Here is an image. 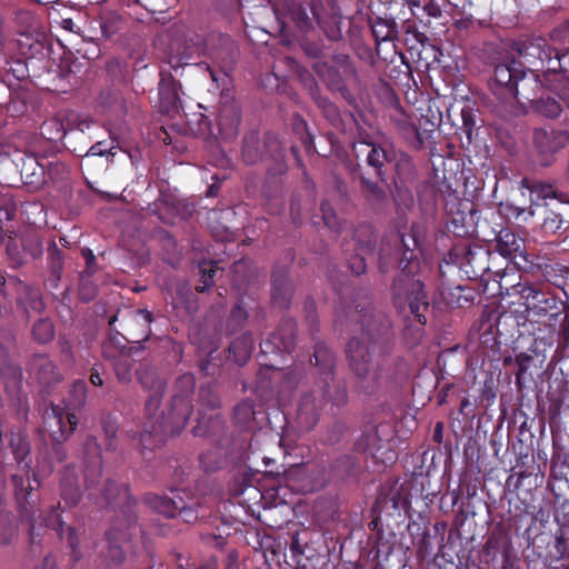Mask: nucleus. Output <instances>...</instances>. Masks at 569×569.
<instances>
[{"mask_svg":"<svg viewBox=\"0 0 569 569\" xmlns=\"http://www.w3.org/2000/svg\"><path fill=\"white\" fill-rule=\"evenodd\" d=\"M79 386H81V388L84 387V382H79Z\"/></svg>","mask_w":569,"mask_h":569,"instance_id":"e2e57ef3","label":"nucleus"},{"mask_svg":"<svg viewBox=\"0 0 569 569\" xmlns=\"http://www.w3.org/2000/svg\"><path fill=\"white\" fill-rule=\"evenodd\" d=\"M423 10L426 11V13L429 17H439L441 13L439 7L436 3H433L432 1L425 4Z\"/></svg>","mask_w":569,"mask_h":569,"instance_id":"de8ad7c7","label":"nucleus"},{"mask_svg":"<svg viewBox=\"0 0 569 569\" xmlns=\"http://www.w3.org/2000/svg\"><path fill=\"white\" fill-rule=\"evenodd\" d=\"M10 450L13 460L21 468L22 475L13 473L11 476L17 503L24 516H29L32 507V491L36 489L31 485L29 475L30 462L27 457L30 452L28 441L20 433H12L10 438Z\"/></svg>","mask_w":569,"mask_h":569,"instance_id":"39448f33","label":"nucleus"},{"mask_svg":"<svg viewBox=\"0 0 569 569\" xmlns=\"http://www.w3.org/2000/svg\"><path fill=\"white\" fill-rule=\"evenodd\" d=\"M132 363V358L127 353H122L117 359V361L114 362V372L119 382L128 383L131 381Z\"/></svg>","mask_w":569,"mask_h":569,"instance_id":"a878e982","label":"nucleus"},{"mask_svg":"<svg viewBox=\"0 0 569 569\" xmlns=\"http://www.w3.org/2000/svg\"><path fill=\"white\" fill-rule=\"evenodd\" d=\"M497 247L502 256L512 257L522 252L525 242L522 238L516 236L511 230L502 229L497 237Z\"/></svg>","mask_w":569,"mask_h":569,"instance_id":"412c9836","label":"nucleus"},{"mask_svg":"<svg viewBox=\"0 0 569 569\" xmlns=\"http://www.w3.org/2000/svg\"><path fill=\"white\" fill-rule=\"evenodd\" d=\"M49 258L51 260L52 267L54 269H60L62 264V257L60 250L57 248L54 243L51 244L49 249Z\"/></svg>","mask_w":569,"mask_h":569,"instance_id":"79ce46f5","label":"nucleus"},{"mask_svg":"<svg viewBox=\"0 0 569 569\" xmlns=\"http://www.w3.org/2000/svg\"><path fill=\"white\" fill-rule=\"evenodd\" d=\"M489 258L490 252L483 247L477 246L469 248L465 257L466 267L470 268V270H467V272L472 273L473 277L482 276L486 271L489 270Z\"/></svg>","mask_w":569,"mask_h":569,"instance_id":"a211bd4d","label":"nucleus"},{"mask_svg":"<svg viewBox=\"0 0 569 569\" xmlns=\"http://www.w3.org/2000/svg\"><path fill=\"white\" fill-rule=\"evenodd\" d=\"M108 538L109 540L111 541H114V542H118V541H121L122 539H124V536L121 535V537H119L116 531L112 529L108 532Z\"/></svg>","mask_w":569,"mask_h":569,"instance_id":"8fccbe9b","label":"nucleus"},{"mask_svg":"<svg viewBox=\"0 0 569 569\" xmlns=\"http://www.w3.org/2000/svg\"><path fill=\"white\" fill-rule=\"evenodd\" d=\"M112 147L108 148L104 142L99 141L90 147V149L87 152V156H104L108 153L109 150H111Z\"/></svg>","mask_w":569,"mask_h":569,"instance_id":"37998d69","label":"nucleus"},{"mask_svg":"<svg viewBox=\"0 0 569 569\" xmlns=\"http://www.w3.org/2000/svg\"><path fill=\"white\" fill-rule=\"evenodd\" d=\"M24 247L33 258L40 257L43 252L42 241L38 237L27 240Z\"/></svg>","mask_w":569,"mask_h":569,"instance_id":"58836bf2","label":"nucleus"},{"mask_svg":"<svg viewBox=\"0 0 569 569\" xmlns=\"http://www.w3.org/2000/svg\"><path fill=\"white\" fill-rule=\"evenodd\" d=\"M209 72H210V77H211L212 81L218 82L219 81V74L216 71H213V70H210Z\"/></svg>","mask_w":569,"mask_h":569,"instance_id":"13d9d810","label":"nucleus"},{"mask_svg":"<svg viewBox=\"0 0 569 569\" xmlns=\"http://www.w3.org/2000/svg\"><path fill=\"white\" fill-rule=\"evenodd\" d=\"M362 183L367 191H369L372 196L379 198L382 193L381 189L373 182H370L366 179L362 180Z\"/></svg>","mask_w":569,"mask_h":569,"instance_id":"49530a36","label":"nucleus"},{"mask_svg":"<svg viewBox=\"0 0 569 569\" xmlns=\"http://www.w3.org/2000/svg\"><path fill=\"white\" fill-rule=\"evenodd\" d=\"M521 187L530 190V192H536L538 199H547V198H555L556 192L549 184H539V186H531L530 181L528 179L521 180Z\"/></svg>","mask_w":569,"mask_h":569,"instance_id":"72a5a7b5","label":"nucleus"},{"mask_svg":"<svg viewBox=\"0 0 569 569\" xmlns=\"http://www.w3.org/2000/svg\"><path fill=\"white\" fill-rule=\"evenodd\" d=\"M546 81L545 92L540 93L529 107L538 113L553 119L560 116L563 108H569V87L562 77L556 81L546 78Z\"/></svg>","mask_w":569,"mask_h":569,"instance_id":"0eeeda50","label":"nucleus"},{"mask_svg":"<svg viewBox=\"0 0 569 569\" xmlns=\"http://www.w3.org/2000/svg\"><path fill=\"white\" fill-rule=\"evenodd\" d=\"M313 358L315 366L319 368L325 386L329 387L330 381H333V369L336 367L332 351L323 343H318L315 347Z\"/></svg>","mask_w":569,"mask_h":569,"instance_id":"dca6fc26","label":"nucleus"},{"mask_svg":"<svg viewBox=\"0 0 569 569\" xmlns=\"http://www.w3.org/2000/svg\"><path fill=\"white\" fill-rule=\"evenodd\" d=\"M159 94L162 108L167 112L177 108L178 96L171 88H160Z\"/></svg>","mask_w":569,"mask_h":569,"instance_id":"f704fd0d","label":"nucleus"},{"mask_svg":"<svg viewBox=\"0 0 569 569\" xmlns=\"http://www.w3.org/2000/svg\"><path fill=\"white\" fill-rule=\"evenodd\" d=\"M291 297V290L290 287L284 282H278V279H273V290H272V298L274 302L279 303L281 307H284L288 305Z\"/></svg>","mask_w":569,"mask_h":569,"instance_id":"7c9ffc66","label":"nucleus"},{"mask_svg":"<svg viewBox=\"0 0 569 569\" xmlns=\"http://www.w3.org/2000/svg\"><path fill=\"white\" fill-rule=\"evenodd\" d=\"M16 204L11 197L2 196L0 198V221H9L14 217Z\"/></svg>","mask_w":569,"mask_h":569,"instance_id":"c9c22d12","label":"nucleus"},{"mask_svg":"<svg viewBox=\"0 0 569 569\" xmlns=\"http://www.w3.org/2000/svg\"><path fill=\"white\" fill-rule=\"evenodd\" d=\"M296 323L292 320H284L278 330L261 342V349L264 353L269 352H289L295 347Z\"/></svg>","mask_w":569,"mask_h":569,"instance_id":"f8f14e48","label":"nucleus"},{"mask_svg":"<svg viewBox=\"0 0 569 569\" xmlns=\"http://www.w3.org/2000/svg\"><path fill=\"white\" fill-rule=\"evenodd\" d=\"M9 373L13 377L14 380H18L21 376V372L17 368H8Z\"/></svg>","mask_w":569,"mask_h":569,"instance_id":"5fc2aeb1","label":"nucleus"},{"mask_svg":"<svg viewBox=\"0 0 569 569\" xmlns=\"http://www.w3.org/2000/svg\"><path fill=\"white\" fill-rule=\"evenodd\" d=\"M462 120H463V130L467 134L468 140L471 139L472 128H473V121L471 118V114L467 111H462Z\"/></svg>","mask_w":569,"mask_h":569,"instance_id":"c03bdc74","label":"nucleus"},{"mask_svg":"<svg viewBox=\"0 0 569 569\" xmlns=\"http://www.w3.org/2000/svg\"><path fill=\"white\" fill-rule=\"evenodd\" d=\"M24 297L20 298V302L24 306L26 312L30 310L40 313L44 309L40 292L37 289L24 287Z\"/></svg>","mask_w":569,"mask_h":569,"instance_id":"393cba45","label":"nucleus"},{"mask_svg":"<svg viewBox=\"0 0 569 569\" xmlns=\"http://www.w3.org/2000/svg\"><path fill=\"white\" fill-rule=\"evenodd\" d=\"M518 293L526 307V311L529 313L545 315L551 307V301L535 286L528 283L519 284Z\"/></svg>","mask_w":569,"mask_h":569,"instance_id":"4468645a","label":"nucleus"},{"mask_svg":"<svg viewBox=\"0 0 569 569\" xmlns=\"http://www.w3.org/2000/svg\"><path fill=\"white\" fill-rule=\"evenodd\" d=\"M328 388L329 387H327L325 385L321 387V390H322L321 397H317L313 393H308L301 398L297 417H298L300 425L303 428L310 429L317 423L318 418H319V412L323 406L325 400H331L335 402H339V401L343 400V398H345L343 391H340L338 397H333L329 392Z\"/></svg>","mask_w":569,"mask_h":569,"instance_id":"9d476101","label":"nucleus"},{"mask_svg":"<svg viewBox=\"0 0 569 569\" xmlns=\"http://www.w3.org/2000/svg\"><path fill=\"white\" fill-rule=\"evenodd\" d=\"M148 501L153 510L169 518L177 517L178 511L182 508V497L177 493H173L172 497L152 496Z\"/></svg>","mask_w":569,"mask_h":569,"instance_id":"6ab92c4d","label":"nucleus"},{"mask_svg":"<svg viewBox=\"0 0 569 569\" xmlns=\"http://www.w3.org/2000/svg\"><path fill=\"white\" fill-rule=\"evenodd\" d=\"M106 499L109 502H116L117 500H124L128 498V488L119 486L116 482H108L104 489Z\"/></svg>","mask_w":569,"mask_h":569,"instance_id":"473e14b6","label":"nucleus"},{"mask_svg":"<svg viewBox=\"0 0 569 569\" xmlns=\"http://www.w3.org/2000/svg\"><path fill=\"white\" fill-rule=\"evenodd\" d=\"M440 429H441V425H440V423H438V425H437V430H440Z\"/></svg>","mask_w":569,"mask_h":569,"instance_id":"680f3d73","label":"nucleus"},{"mask_svg":"<svg viewBox=\"0 0 569 569\" xmlns=\"http://www.w3.org/2000/svg\"><path fill=\"white\" fill-rule=\"evenodd\" d=\"M230 318L233 321L241 322L247 318V312L242 307L237 306L232 309Z\"/></svg>","mask_w":569,"mask_h":569,"instance_id":"a18cd8bd","label":"nucleus"},{"mask_svg":"<svg viewBox=\"0 0 569 569\" xmlns=\"http://www.w3.org/2000/svg\"><path fill=\"white\" fill-rule=\"evenodd\" d=\"M202 284L196 287L197 291L203 292L208 287L212 284L213 276L217 271V268L213 262L203 261L199 264Z\"/></svg>","mask_w":569,"mask_h":569,"instance_id":"c756f323","label":"nucleus"},{"mask_svg":"<svg viewBox=\"0 0 569 569\" xmlns=\"http://www.w3.org/2000/svg\"><path fill=\"white\" fill-rule=\"evenodd\" d=\"M311 13L312 17H310L307 10L298 3H292L289 7L290 18L300 30L309 31L310 29H312L313 21H316L319 27L325 29L322 19L319 13V6L312 4Z\"/></svg>","mask_w":569,"mask_h":569,"instance_id":"f3484780","label":"nucleus"},{"mask_svg":"<svg viewBox=\"0 0 569 569\" xmlns=\"http://www.w3.org/2000/svg\"><path fill=\"white\" fill-rule=\"evenodd\" d=\"M14 535V530L11 525L6 520L0 519V545L8 543Z\"/></svg>","mask_w":569,"mask_h":569,"instance_id":"a19ab883","label":"nucleus"},{"mask_svg":"<svg viewBox=\"0 0 569 569\" xmlns=\"http://www.w3.org/2000/svg\"><path fill=\"white\" fill-rule=\"evenodd\" d=\"M133 321L142 327L141 335L137 337V341L144 340L150 335V325L153 321L152 313L147 309H138L133 315Z\"/></svg>","mask_w":569,"mask_h":569,"instance_id":"c85d7f7f","label":"nucleus"},{"mask_svg":"<svg viewBox=\"0 0 569 569\" xmlns=\"http://www.w3.org/2000/svg\"><path fill=\"white\" fill-rule=\"evenodd\" d=\"M242 158L248 164H254L262 158L260 143L253 136L246 138L242 149Z\"/></svg>","mask_w":569,"mask_h":569,"instance_id":"cd10ccee","label":"nucleus"},{"mask_svg":"<svg viewBox=\"0 0 569 569\" xmlns=\"http://www.w3.org/2000/svg\"><path fill=\"white\" fill-rule=\"evenodd\" d=\"M38 361L40 362L41 367H46L47 369H52V363L48 359L41 357V358H39Z\"/></svg>","mask_w":569,"mask_h":569,"instance_id":"6e6d98bb","label":"nucleus"},{"mask_svg":"<svg viewBox=\"0 0 569 569\" xmlns=\"http://www.w3.org/2000/svg\"><path fill=\"white\" fill-rule=\"evenodd\" d=\"M396 160L395 171L398 179L401 182H407L413 177V164L410 157L406 153H400L398 159L396 157L392 159Z\"/></svg>","mask_w":569,"mask_h":569,"instance_id":"b1692460","label":"nucleus"},{"mask_svg":"<svg viewBox=\"0 0 569 569\" xmlns=\"http://www.w3.org/2000/svg\"><path fill=\"white\" fill-rule=\"evenodd\" d=\"M217 122L220 133L224 138H232L237 134L240 124V109L234 101L226 100L221 102Z\"/></svg>","mask_w":569,"mask_h":569,"instance_id":"ddd939ff","label":"nucleus"},{"mask_svg":"<svg viewBox=\"0 0 569 569\" xmlns=\"http://www.w3.org/2000/svg\"><path fill=\"white\" fill-rule=\"evenodd\" d=\"M396 306L405 311L408 307L410 313L420 322L426 323L425 311L429 303L423 291V284L416 279H407L406 290L400 287V280H395L392 284Z\"/></svg>","mask_w":569,"mask_h":569,"instance_id":"6e6552de","label":"nucleus"},{"mask_svg":"<svg viewBox=\"0 0 569 569\" xmlns=\"http://www.w3.org/2000/svg\"><path fill=\"white\" fill-rule=\"evenodd\" d=\"M357 254L350 263L353 273L361 274L366 270L365 254L377 257L379 269L387 272L393 264L398 263L403 272L411 273L412 253L403 236L391 233L379 240L371 224L362 223L357 227L353 236Z\"/></svg>","mask_w":569,"mask_h":569,"instance_id":"f03ea898","label":"nucleus"},{"mask_svg":"<svg viewBox=\"0 0 569 569\" xmlns=\"http://www.w3.org/2000/svg\"><path fill=\"white\" fill-rule=\"evenodd\" d=\"M137 377L142 388L149 392L146 410L150 417L140 432V442L143 448L151 449L162 445L166 436L177 435L184 428L192 412L196 381L192 375H182L174 385L167 410L153 419L152 415L157 412L164 391V381L149 366L138 369Z\"/></svg>","mask_w":569,"mask_h":569,"instance_id":"f257e3e1","label":"nucleus"},{"mask_svg":"<svg viewBox=\"0 0 569 569\" xmlns=\"http://www.w3.org/2000/svg\"><path fill=\"white\" fill-rule=\"evenodd\" d=\"M253 347V341L250 336H243L240 339H236L231 342L229 347V352L234 355V359L237 362H244Z\"/></svg>","mask_w":569,"mask_h":569,"instance_id":"5701e85b","label":"nucleus"},{"mask_svg":"<svg viewBox=\"0 0 569 569\" xmlns=\"http://www.w3.org/2000/svg\"><path fill=\"white\" fill-rule=\"evenodd\" d=\"M62 497L67 505H76L80 498L79 488L73 489L71 483H68L64 479L62 481Z\"/></svg>","mask_w":569,"mask_h":569,"instance_id":"e433bc0d","label":"nucleus"},{"mask_svg":"<svg viewBox=\"0 0 569 569\" xmlns=\"http://www.w3.org/2000/svg\"><path fill=\"white\" fill-rule=\"evenodd\" d=\"M367 147L369 148L367 163L376 170L378 176H381L383 164L392 161L395 152L388 151L379 146L367 144Z\"/></svg>","mask_w":569,"mask_h":569,"instance_id":"4be33fe9","label":"nucleus"},{"mask_svg":"<svg viewBox=\"0 0 569 569\" xmlns=\"http://www.w3.org/2000/svg\"><path fill=\"white\" fill-rule=\"evenodd\" d=\"M83 256L87 260L88 266H90L94 261V254L92 253L91 250H89V249L83 250Z\"/></svg>","mask_w":569,"mask_h":569,"instance_id":"3c124183","label":"nucleus"},{"mask_svg":"<svg viewBox=\"0 0 569 569\" xmlns=\"http://www.w3.org/2000/svg\"><path fill=\"white\" fill-rule=\"evenodd\" d=\"M321 212H322V218H323L325 224L331 229L336 228L337 227V218H336V214H335L332 208L330 207V204L328 202H323L321 204Z\"/></svg>","mask_w":569,"mask_h":569,"instance_id":"4c0bfd02","label":"nucleus"},{"mask_svg":"<svg viewBox=\"0 0 569 569\" xmlns=\"http://www.w3.org/2000/svg\"><path fill=\"white\" fill-rule=\"evenodd\" d=\"M51 126L59 127L60 124H59L57 121H50V122H48V123H46V124H44V128L47 129V128H49V127H51Z\"/></svg>","mask_w":569,"mask_h":569,"instance_id":"bf43d9fd","label":"nucleus"},{"mask_svg":"<svg viewBox=\"0 0 569 569\" xmlns=\"http://www.w3.org/2000/svg\"><path fill=\"white\" fill-rule=\"evenodd\" d=\"M376 342L367 332L349 340L347 359L358 387L367 393L375 391L381 380L380 365L375 360Z\"/></svg>","mask_w":569,"mask_h":569,"instance_id":"20e7f679","label":"nucleus"},{"mask_svg":"<svg viewBox=\"0 0 569 569\" xmlns=\"http://www.w3.org/2000/svg\"><path fill=\"white\" fill-rule=\"evenodd\" d=\"M32 336L40 343H47L54 337L53 325L47 319H40L32 327Z\"/></svg>","mask_w":569,"mask_h":569,"instance_id":"bb28decb","label":"nucleus"},{"mask_svg":"<svg viewBox=\"0 0 569 569\" xmlns=\"http://www.w3.org/2000/svg\"><path fill=\"white\" fill-rule=\"evenodd\" d=\"M90 381L92 385L94 386H102L103 385V380L102 378L100 377L99 372L98 371H92L91 375H90Z\"/></svg>","mask_w":569,"mask_h":569,"instance_id":"09e8293b","label":"nucleus"},{"mask_svg":"<svg viewBox=\"0 0 569 569\" xmlns=\"http://www.w3.org/2000/svg\"><path fill=\"white\" fill-rule=\"evenodd\" d=\"M550 38L559 47L555 48V59L548 60V70L558 71L563 79H569V22L556 28Z\"/></svg>","mask_w":569,"mask_h":569,"instance_id":"9b49d317","label":"nucleus"},{"mask_svg":"<svg viewBox=\"0 0 569 569\" xmlns=\"http://www.w3.org/2000/svg\"><path fill=\"white\" fill-rule=\"evenodd\" d=\"M44 430L56 442H62L73 432L78 419L67 406L54 405L44 413Z\"/></svg>","mask_w":569,"mask_h":569,"instance_id":"1a4fd4ad","label":"nucleus"},{"mask_svg":"<svg viewBox=\"0 0 569 569\" xmlns=\"http://www.w3.org/2000/svg\"><path fill=\"white\" fill-rule=\"evenodd\" d=\"M6 357V350L0 346V359Z\"/></svg>","mask_w":569,"mask_h":569,"instance_id":"052dcab7","label":"nucleus"},{"mask_svg":"<svg viewBox=\"0 0 569 569\" xmlns=\"http://www.w3.org/2000/svg\"><path fill=\"white\" fill-rule=\"evenodd\" d=\"M253 417L254 410L251 402L243 401L234 408V418L240 425H247Z\"/></svg>","mask_w":569,"mask_h":569,"instance_id":"2f4dec72","label":"nucleus"},{"mask_svg":"<svg viewBox=\"0 0 569 569\" xmlns=\"http://www.w3.org/2000/svg\"><path fill=\"white\" fill-rule=\"evenodd\" d=\"M568 141L569 134L566 131L538 129L533 133L535 146L543 153L555 152Z\"/></svg>","mask_w":569,"mask_h":569,"instance_id":"2eb2a0df","label":"nucleus"},{"mask_svg":"<svg viewBox=\"0 0 569 569\" xmlns=\"http://www.w3.org/2000/svg\"><path fill=\"white\" fill-rule=\"evenodd\" d=\"M313 68L318 76L333 88H340L343 76L350 72V67L346 62L338 68L330 66L328 62H317Z\"/></svg>","mask_w":569,"mask_h":569,"instance_id":"aec40b11","label":"nucleus"},{"mask_svg":"<svg viewBox=\"0 0 569 569\" xmlns=\"http://www.w3.org/2000/svg\"><path fill=\"white\" fill-rule=\"evenodd\" d=\"M552 44V47L548 46L543 38H532L518 44L510 60L521 61L525 69L542 71L543 78L559 76L558 71L548 70V60L555 59L551 54L555 53V48L559 47L553 41Z\"/></svg>","mask_w":569,"mask_h":569,"instance_id":"423d86ee","label":"nucleus"},{"mask_svg":"<svg viewBox=\"0 0 569 569\" xmlns=\"http://www.w3.org/2000/svg\"><path fill=\"white\" fill-rule=\"evenodd\" d=\"M406 4L410 7L412 10L413 8H418L421 6L420 0H405Z\"/></svg>","mask_w":569,"mask_h":569,"instance_id":"864d4df0","label":"nucleus"},{"mask_svg":"<svg viewBox=\"0 0 569 569\" xmlns=\"http://www.w3.org/2000/svg\"><path fill=\"white\" fill-rule=\"evenodd\" d=\"M539 70L525 69L521 61L508 60L495 68L493 80L522 107H529L547 87Z\"/></svg>","mask_w":569,"mask_h":569,"instance_id":"7ed1b4c3","label":"nucleus"},{"mask_svg":"<svg viewBox=\"0 0 569 569\" xmlns=\"http://www.w3.org/2000/svg\"><path fill=\"white\" fill-rule=\"evenodd\" d=\"M68 541L72 548L76 547L74 530L72 528H68Z\"/></svg>","mask_w":569,"mask_h":569,"instance_id":"603ef678","label":"nucleus"},{"mask_svg":"<svg viewBox=\"0 0 569 569\" xmlns=\"http://www.w3.org/2000/svg\"><path fill=\"white\" fill-rule=\"evenodd\" d=\"M64 134L66 132L61 128H58L56 137H50V139L60 140L64 137Z\"/></svg>","mask_w":569,"mask_h":569,"instance_id":"4d7b16f0","label":"nucleus"},{"mask_svg":"<svg viewBox=\"0 0 569 569\" xmlns=\"http://www.w3.org/2000/svg\"><path fill=\"white\" fill-rule=\"evenodd\" d=\"M177 516L181 517V519L188 523H191L198 519V512L192 507L186 506L183 500L182 508H180Z\"/></svg>","mask_w":569,"mask_h":569,"instance_id":"ea45409f","label":"nucleus"}]
</instances>
